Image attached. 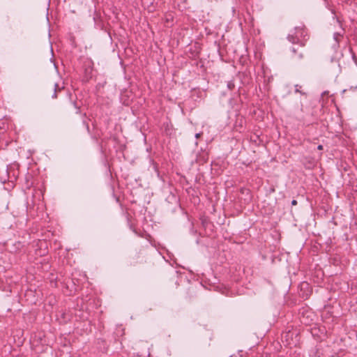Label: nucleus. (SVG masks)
<instances>
[{
	"label": "nucleus",
	"instance_id": "nucleus-7",
	"mask_svg": "<svg viewBox=\"0 0 357 357\" xmlns=\"http://www.w3.org/2000/svg\"><path fill=\"white\" fill-rule=\"evenodd\" d=\"M301 322H303L305 324H309L308 321L307 320H305V317H303V318L301 319Z\"/></svg>",
	"mask_w": 357,
	"mask_h": 357
},
{
	"label": "nucleus",
	"instance_id": "nucleus-11",
	"mask_svg": "<svg viewBox=\"0 0 357 357\" xmlns=\"http://www.w3.org/2000/svg\"><path fill=\"white\" fill-rule=\"evenodd\" d=\"M234 86V84H231V83H229V84H228V87H229V89H231V86Z\"/></svg>",
	"mask_w": 357,
	"mask_h": 357
},
{
	"label": "nucleus",
	"instance_id": "nucleus-10",
	"mask_svg": "<svg viewBox=\"0 0 357 357\" xmlns=\"http://www.w3.org/2000/svg\"><path fill=\"white\" fill-rule=\"evenodd\" d=\"M317 149H318V150H322V149H323V146H322V145H319V146H317Z\"/></svg>",
	"mask_w": 357,
	"mask_h": 357
},
{
	"label": "nucleus",
	"instance_id": "nucleus-16",
	"mask_svg": "<svg viewBox=\"0 0 357 357\" xmlns=\"http://www.w3.org/2000/svg\"><path fill=\"white\" fill-rule=\"evenodd\" d=\"M108 35L109 36V37H112L110 32H108Z\"/></svg>",
	"mask_w": 357,
	"mask_h": 357
},
{
	"label": "nucleus",
	"instance_id": "nucleus-12",
	"mask_svg": "<svg viewBox=\"0 0 357 357\" xmlns=\"http://www.w3.org/2000/svg\"><path fill=\"white\" fill-rule=\"evenodd\" d=\"M200 135H201V133H197V134L195 135V137H196V138H199V137H200Z\"/></svg>",
	"mask_w": 357,
	"mask_h": 357
},
{
	"label": "nucleus",
	"instance_id": "nucleus-14",
	"mask_svg": "<svg viewBox=\"0 0 357 357\" xmlns=\"http://www.w3.org/2000/svg\"><path fill=\"white\" fill-rule=\"evenodd\" d=\"M291 51H292L294 53H295V52H296V50H295V48H294V47H293V48H292V50H291Z\"/></svg>",
	"mask_w": 357,
	"mask_h": 357
},
{
	"label": "nucleus",
	"instance_id": "nucleus-9",
	"mask_svg": "<svg viewBox=\"0 0 357 357\" xmlns=\"http://www.w3.org/2000/svg\"><path fill=\"white\" fill-rule=\"evenodd\" d=\"M297 204V201L294 199L291 201V205L295 206Z\"/></svg>",
	"mask_w": 357,
	"mask_h": 357
},
{
	"label": "nucleus",
	"instance_id": "nucleus-15",
	"mask_svg": "<svg viewBox=\"0 0 357 357\" xmlns=\"http://www.w3.org/2000/svg\"><path fill=\"white\" fill-rule=\"evenodd\" d=\"M353 58L354 59L355 63L357 64V59H356L354 56H353Z\"/></svg>",
	"mask_w": 357,
	"mask_h": 357
},
{
	"label": "nucleus",
	"instance_id": "nucleus-5",
	"mask_svg": "<svg viewBox=\"0 0 357 357\" xmlns=\"http://www.w3.org/2000/svg\"><path fill=\"white\" fill-rule=\"evenodd\" d=\"M301 86H299L298 84H296L295 85V92L296 93H301V94H303V93H302L301 91H300V89H301Z\"/></svg>",
	"mask_w": 357,
	"mask_h": 357
},
{
	"label": "nucleus",
	"instance_id": "nucleus-8",
	"mask_svg": "<svg viewBox=\"0 0 357 357\" xmlns=\"http://www.w3.org/2000/svg\"><path fill=\"white\" fill-rule=\"evenodd\" d=\"M74 105L75 108L77 109V113L79 112V107L77 105L76 102H74Z\"/></svg>",
	"mask_w": 357,
	"mask_h": 357
},
{
	"label": "nucleus",
	"instance_id": "nucleus-3",
	"mask_svg": "<svg viewBox=\"0 0 357 357\" xmlns=\"http://www.w3.org/2000/svg\"><path fill=\"white\" fill-rule=\"evenodd\" d=\"M58 91H61V89L59 88V85L57 84H54V93L52 96L53 98H56L57 95L56 93Z\"/></svg>",
	"mask_w": 357,
	"mask_h": 357
},
{
	"label": "nucleus",
	"instance_id": "nucleus-4",
	"mask_svg": "<svg viewBox=\"0 0 357 357\" xmlns=\"http://www.w3.org/2000/svg\"><path fill=\"white\" fill-rule=\"evenodd\" d=\"M341 37H342V35L340 33H335L333 34V38L335 40L336 43H337V44H338L339 40H340Z\"/></svg>",
	"mask_w": 357,
	"mask_h": 357
},
{
	"label": "nucleus",
	"instance_id": "nucleus-1",
	"mask_svg": "<svg viewBox=\"0 0 357 357\" xmlns=\"http://www.w3.org/2000/svg\"><path fill=\"white\" fill-rule=\"evenodd\" d=\"M307 30L304 26L295 27L294 32L287 36V40L293 44L304 46L308 39Z\"/></svg>",
	"mask_w": 357,
	"mask_h": 357
},
{
	"label": "nucleus",
	"instance_id": "nucleus-6",
	"mask_svg": "<svg viewBox=\"0 0 357 357\" xmlns=\"http://www.w3.org/2000/svg\"><path fill=\"white\" fill-rule=\"evenodd\" d=\"M308 287H309V284L307 282H303V283L301 284V288L302 289L303 288H308Z\"/></svg>",
	"mask_w": 357,
	"mask_h": 357
},
{
	"label": "nucleus",
	"instance_id": "nucleus-2",
	"mask_svg": "<svg viewBox=\"0 0 357 357\" xmlns=\"http://www.w3.org/2000/svg\"><path fill=\"white\" fill-rule=\"evenodd\" d=\"M101 149H102V153L104 155V160H103V163L105 165V166L107 167V171L110 174V176H112V170H111V166H110V164L109 162V160L107 158V155H106V147H105V145H102L101 146Z\"/></svg>",
	"mask_w": 357,
	"mask_h": 357
},
{
	"label": "nucleus",
	"instance_id": "nucleus-13",
	"mask_svg": "<svg viewBox=\"0 0 357 357\" xmlns=\"http://www.w3.org/2000/svg\"><path fill=\"white\" fill-rule=\"evenodd\" d=\"M298 58H299V59H302V58H303V54H300L298 55Z\"/></svg>",
	"mask_w": 357,
	"mask_h": 357
}]
</instances>
